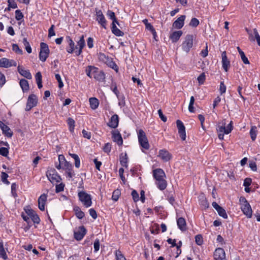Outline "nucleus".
Masks as SVG:
<instances>
[{"label":"nucleus","mask_w":260,"mask_h":260,"mask_svg":"<svg viewBox=\"0 0 260 260\" xmlns=\"http://www.w3.org/2000/svg\"><path fill=\"white\" fill-rule=\"evenodd\" d=\"M153 176L156 180V184L158 188L161 190H164L167 185L165 180L166 174L161 169H156L153 171Z\"/></svg>","instance_id":"1"},{"label":"nucleus","mask_w":260,"mask_h":260,"mask_svg":"<svg viewBox=\"0 0 260 260\" xmlns=\"http://www.w3.org/2000/svg\"><path fill=\"white\" fill-rule=\"evenodd\" d=\"M194 37L192 35H187L184 38V41L182 44L183 50L188 53L193 46V41Z\"/></svg>","instance_id":"2"},{"label":"nucleus","mask_w":260,"mask_h":260,"mask_svg":"<svg viewBox=\"0 0 260 260\" xmlns=\"http://www.w3.org/2000/svg\"><path fill=\"white\" fill-rule=\"evenodd\" d=\"M240 202L241 204V210L243 213L248 217L250 218L252 216V209L250 205L247 202V200L245 198H241L240 199Z\"/></svg>","instance_id":"3"},{"label":"nucleus","mask_w":260,"mask_h":260,"mask_svg":"<svg viewBox=\"0 0 260 260\" xmlns=\"http://www.w3.org/2000/svg\"><path fill=\"white\" fill-rule=\"evenodd\" d=\"M139 142L142 147L148 150L149 148V144L145 133L142 129H139L138 133Z\"/></svg>","instance_id":"4"},{"label":"nucleus","mask_w":260,"mask_h":260,"mask_svg":"<svg viewBox=\"0 0 260 260\" xmlns=\"http://www.w3.org/2000/svg\"><path fill=\"white\" fill-rule=\"evenodd\" d=\"M79 200L82 203L84 206L88 208L92 204L91 196L85 191H80L78 193Z\"/></svg>","instance_id":"5"},{"label":"nucleus","mask_w":260,"mask_h":260,"mask_svg":"<svg viewBox=\"0 0 260 260\" xmlns=\"http://www.w3.org/2000/svg\"><path fill=\"white\" fill-rule=\"evenodd\" d=\"M245 30L249 36V40L251 42L256 41L258 45L260 46V36L256 28L250 30L246 28Z\"/></svg>","instance_id":"6"},{"label":"nucleus","mask_w":260,"mask_h":260,"mask_svg":"<svg viewBox=\"0 0 260 260\" xmlns=\"http://www.w3.org/2000/svg\"><path fill=\"white\" fill-rule=\"evenodd\" d=\"M49 54V49L48 45L45 43H41L40 44V51L39 54L40 59L45 61Z\"/></svg>","instance_id":"7"},{"label":"nucleus","mask_w":260,"mask_h":260,"mask_svg":"<svg viewBox=\"0 0 260 260\" xmlns=\"http://www.w3.org/2000/svg\"><path fill=\"white\" fill-rule=\"evenodd\" d=\"M47 177L52 183L59 182L61 180L60 176L57 174L55 170L54 169L47 171Z\"/></svg>","instance_id":"8"},{"label":"nucleus","mask_w":260,"mask_h":260,"mask_svg":"<svg viewBox=\"0 0 260 260\" xmlns=\"http://www.w3.org/2000/svg\"><path fill=\"white\" fill-rule=\"evenodd\" d=\"M37 102L38 99L36 95L33 94L30 95L27 99L25 110L27 111H29L37 105Z\"/></svg>","instance_id":"9"},{"label":"nucleus","mask_w":260,"mask_h":260,"mask_svg":"<svg viewBox=\"0 0 260 260\" xmlns=\"http://www.w3.org/2000/svg\"><path fill=\"white\" fill-rule=\"evenodd\" d=\"M177 127L178 129V133L179 134L181 139L184 141L186 139L185 128L183 122L180 120H177L176 121Z\"/></svg>","instance_id":"10"},{"label":"nucleus","mask_w":260,"mask_h":260,"mask_svg":"<svg viewBox=\"0 0 260 260\" xmlns=\"http://www.w3.org/2000/svg\"><path fill=\"white\" fill-rule=\"evenodd\" d=\"M86 230L83 226H80L74 231V237L77 240H81L86 234Z\"/></svg>","instance_id":"11"},{"label":"nucleus","mask_w":260,"mask_h":260,"mask_svg":"<svg viewBox=\"0 0 260 260\" xmlns=\"http://www.w3.org/2000/svg\"><path fill=\"white\" fill-rule=\"evenodd\" d=\"M96 20L101 26L106 28L107 25L106 20L101 10H96Z\"/></svg>","instance_id":"12"},{"label":"nucleus","mask_w":260,"mask_h":260,"mask_svg":"<svg viewBox=\"0 0 260 260\" xmlns=\"http://www.w3.org/2000/svg\"><path fill=\"white\" fill-rule=\"evenodd\" d=\"M158 156L165 162L169 161L172 157V154L166 149L160 150Z\"/></svg>","instance_id":"13"},{"label":"nucleus","mask_w":260,"mask_h":260,"mask_svg":"<svg viewBox=\"0 0 260 260\" xmlns=\"http://www.w3.org/2000/svg\"><path fill=\"white\" fill-rule=\"evenodd\" d=\"M214 256L215 260H226L225 251L221 248H218L215 250Z\"/></svg>","instance_id":"14"},{"label":"nucleus","mask_w":260,"mask_h":260,"mask_svg":"<svg viewBox=\"0 0 260 260\" xmlns=\"http://www.w3.org/2000/svg\"><path fill=\"white\" fill-rule=\"evenodd\" d=\"M59 162L62 165V169H65L68 171L71 170L72 169V165L69 162H68L63 155H59L58 156Z\"/></svg>","instance_id":"15"},{"label":"nucleus","mask_w":260,"mask_h":260,"mask_svg":"<svg viewBox=\"0 0 260 260\" xmlns=\"http://www.w3.org/2000/svg\"><path fill=\"white\" fill-rule=\"evenodd\" d=\"M212 206L217 211L218 215L222 217L223 218L226 219L228 215L225 212V210L220 207L218 204L215 202L212 203Z\"/></svg>","instance_id":"16"},{"label":"nucleus","mask_w":260,"mask_h":260,"mask_svg":"<svg viewBox=\"0 0 260 260\" xmlns=\"http://www.w3.org/2000/svg\"><path fill=\"white\" fill-rule=\"evenodd\" d=\"M92 70H93V77L95 80L100 82H102L105 80V77L103 72L99 71L96 67Z\"/></svg>","instance_id":"17"},{"label":"nucleus","mask_w":260,"mask_h":260,"mask_svg":"<svg viewBox=\"0 0 260 260\" xmlns=\"http://www.w3.org/2000/svg\"><path fill=\"white\" fill-rule=\"evenodd\" d=\"M85 41L84 39V36H82L80 38L79 41L77 42V47L78 49L75 51V53L76 55L78 56L82 52V49L85 46Z\"/></svg>","instance_id":"18"},{"label":"nucleus","mask_w":260,"mask_h":260,"mask_svg":"<svg viewBox=\"0 0 260 260\" xmlns=\"http://www.w3.org/2000/svg\"><path fill=\"white\" fill-rule=\"evenodd\" d=\"M47 195L45 193L42 194L38 199V207L40 210L44 211L45 205L47 201Z\"/></svg>","instance_id":"19"},{"label":"nucleus","mask_w":260,"mask_h":260,"mask_svg":"<svg viewBox=\"0 0 260 260\" xmlns=\"http://www.w3.org/2000/svg\"><path fill=\"white\" fill-rule=\"evenodd\" d=\"M185 19V15H181L173 24V26L177 29L182 28L184 25V22Z\"/></svg>","instance_id":"20"},{"label":"nucleus","mask_w":260,"mask_h":260,"mask_svg":"<svg viewBox=\"0 0 260 260\" xmlns=\"http://www.w3.org/2000/svg\"><path fill=\"white\" fill-rule=\"evenodd\" d=\"M119 122L118 116L117 114L113 115L108 123V125L111 128H116L118 126Z\"/></svg>","instance_id":"21"},{"label":"nucleus","mask_w":260,"mask_h":260,"mask_svg":"<svg viewBox=\"0 0 260 260\" xmlns=\"http://www.w3.org/2000/svg\"><path fill=\"white\" fill-rule=\"evenodd\" d=\"M99 59L106 65H116L113 62L112 58L107 57L104 54H100Z\"/></svg>","instance_id":"22"},{"label":"nucleus","mask_w":260,"mask_h":260,"mask_svg":"<svg viewBox=\"0 0 260 260\" xmlns=\"http://www.w3.org/2000/svg\"><path fill=\"white\" fill-rule=\"evenodd\" d=\"M183 32L181 30L175 31L170 35V39L173 43H175L179 40Z\"/></svg>","instance_id":"23"},{"label":"nucleus","mask_w":260,"mask_h":260,"mask_svg":"<svg viewBox=\"0 0 260 260\" xmlns=\"http://www.w3.org/2000/svg\"><path fill=\"white\" fill-rule=\"evenodd\" d=\"M67 40L69 45V48L67 49V52L70 53H72L74 51L75 52L78 49V47H75V43L70 37H67Z\"/></svg>","instance_id":"24"},{"label":"nucleus","mask_w":260,"mask_h":260,"mask_svg":"<svg viewBox=\"0 0 260 260\" xmlns=\"http://www.w3.org/2000/svg\"><path fill=\"white\" fill-rule=\"evenodd\" d=\"M112 139L113 140L116 142L119 146L122 145L123 140L121 135L119 132H114L112 133Z\"/></svg>","instance_id":"25"},{"label":"nucleus","mask_w":260,"mask_h":260,"mask_svg":"<svg viewBox=\"0 0 260 260\" xmlns=\"http://www.w3.org/2000/svg\"><path fill=\"white\" fill-rule=\"evenodd\" d=\"M18 70L19 73L27 79H30L31 78V75L30 72L22 68V66H18Z\"/></svg>","instance_id":"26"},{"label":"nucleus","mask_w":260,"mask_h":260,"mask_svg":"<svg viewBox=\"0 0 260 260\" xmlns=\"http://www.w3.org/2000/svg\"><path fill=\"white\" fill-rule=\"evenodd\" d=\"M178 228L182 231H185L186 230V221L184 218L180 217L177 221Z\"/></svg>","instance_id":"27"},{"label":"nucleus","mask_w":260,"mask_h":260,"mask_svg":"<svg viewBox=\"0 0 260 260\" xmlns=\"http://www.w3.org/2000/svg\"><path fill=\"white\" fill-rule=\"evenodd\" d=\"M90 107L92 109H96L99 105L98 100L95 98H91L89 100Z\"/></svg>","instance_id":"28"},{"label":"nucleus","mask_w":260,"mask_h":260,"mask_svg":"<svg viewBox=\"0 0 260 260\" xmlns=\"http://www.w3.org/2000/svg\"><path fill=\"white\" fill-rule=\"evenodd\" d=\"M143 22L145 24L146 28L151 31L152 33L153 34L154 37L156 35V32L152 26V25L148 22V21L147 19H145L143 20Z\"/></svg>","instance_id":"29"},{"label":"nucleus","mask_w":260,"mask_h":260,"mask_svg":"<svg viewBox=\"0 0 260 260\" xmlns=\"http://www.w3.org/2000/svg\"><path fill=\"white\" fill-rule=\"evenodd\" d=\"M19 84L23 92L28 90L29 85L27 80L25 79H21L20 81Z\"/></svg>","instance_id":"30"},{"label":"nucleus","mask_w":260,"mask_h":260,"mask_svg":"<svg viewBox=\"0 0 260 260\" xmlns=\"http://www.w3.org/2000/svg\"><path fill=\"white\" fill-rule=\"evenodd\" d=\"M257 127L255 126H251L250 130V136L251 140L254 141L255 140L257 136Z\"/></svg>","instance_id":"31"},{"label":"nucleus","mask_w":260,"mask_h":260,"mask_svg":"<svg viewBox=\"0 0 260 260\" xmlns=\"http://www.w3.org/2000/svg\"><path fill=\"white\" fill-rule=\"evenodd\" d=\"M3 133L6 135L8 138L12 137L13 135V132L11 130V129L7 125H5V126L2 129Z\"/></svg>","instance_id":"32"},{"label":"nucleus","mask_w":260,"mask_h":260,"mask_svg":"<svg viewBox=\"0 0 260 260\" xmlns=\"http://www.w3.org/2000/svg\"><path fill=\"white\" fill-rule=\"evenodd\" d=\"M35 78L38 88L39 89L41 88L43 86L42 84V75L41 72H39L36 74Z\"/></svg>","instance_id":"33"},{"label":"nucleus","mask_w":260,"mask_h":260,"mask_svg":"<svg viewBox=\"0 0 260 260\" xmlns=\"http://www.w3.org/2000/svg\"><path fill=\"white\" fill-rule=\"evenodd\" d=\"M112 31L117 36H122L123 35V33L116 27L115 23L112 24Z\"/></svg>","instance_id":"34"},{"label":"nucleus","mask_w":260,"mask_h":260,"mask_svg":"<svg viewBox=\"0 0 260 260\" xmlns=\"http://www.w3.org/2000/svg\"><path fill=\"white\" fill-rule=\"evenodd\" d=\"M0 257L4 259H6L8 257L3 246V243L2 242H0Z\"/></svg>","instance_id":"35"},{"label":"nucleus","mask_w":260,"mask_h":260,"mask_svg":"<svg viewBox=\"0 0 260 260\" xmlns=\"http://www.w3.org/2000/svg\"><path fill=\"white\" fill-rule=\"evenodd\" d=\"M67 123L69 126L70 131L73 132L75 127V120L72 118H69L67 120Z\"/></svg>","instance_id":"36"},{"label":"nucleus","mask_w":260,"mask_h":260,"mask_svg":"<svg viewBox=\"0 0 260 260\" xmlns=\"http://www.w3.org/2000/svg\"><path fill=\"white\" fill-rule=\"evenodd\" d=\"M194 101V98L193 96H191L190 99V102L188 106V110L191 113H193L194 112V109L193 107Z\"/></svg>","instance_id":"37"},{"label":"nucleus","mask_w":260,"mask_h":260,"mask_svg":"<svg viewBox=\"0 0 260 260\" xmlns=\"http://www.w3.org/2000/svg\"><path fill=\"white\" fill-rule=\"evenodd\" d=\"M120 161L121 165L123 167H127V155L126 153H125L123 156H120Z\"/></svg>","instance_id":"38"},{"label":"nucleus","mask_w":260,"mask_h":260,"mask_svg":"<svg viewBox=\"0 0 260 260\" xmlns=\"http://www.w3.org/2000/svg\"><path fill=\"white\" fill-rule=\"evenodd\" d=\"M222 65H229L230 61L228 60L225 51H223L221 54Z\"/></svg>","instance_id":"39"},{"label":"nucleus","mask_w":260,"mask_h":260,"mask_svg":"<svg viewBox=\"0 0 260 260\" xmlns=\"http://www.w3.org/2000/svg\"><path fill=\"white\" fill-rule=\"evenodd\" d=\"M23 43L25 47V49L27 53H30L31 52V48L29 44V42L27 41L26 38H24L23 40Z\"/></svg>","instance_id":"40"},{"label":"nucleus","mask_w":260,"mask_h":260,"mask_svg":"<svg viewBox=\"0 0 260 260\" xmlns=\"http://www.w3.org/2000/svg\"><path fill=\"white\" fill-rule=\"evenodd\" d=\"M75 214L77 217L79 219H82L84 216V213L82 212L79 207L74 209Z\"/></svg>","instance_id":"41"},{"label":"nucleus","mask_w":260,"mask_h":260,"mask_svg":"<svg viewBox=\"0 0 260 260\" xmlns=\"http://www.w3.org/2000/svg\"><path fill=\"white\" fill-rule=\"evenodd\" d=\"M8 10H10L11 8L15 9L17 8V4L15 0H8Z\"/></svg>","instance_id":"42"},{"label":"nucleus","mask_w":260,"mask_h":260,"mask_svg":"<svg viewBox=\"0 0 260 260\" xmlns=\"http://www.w3.org/2000/svg\"><path fill=\"white\" fill-rule=\"evenodd\" d=\"M115 256L117 260H126V258L119 250H116Z\"/></svg>","instance_id":"43"},{"label":"nucleus","mask_w":260,"mask_h":260,"mask_svg":"<svg viewBox=\"0 0 260 260\" xmlns=\"http://www.w3.org/2000/svg\"><path fill=\"white\" fill-rule=\"evenodd\" d=\"M195 241L198 245H201L203 243V237L201 235L199 234L195 237Z\"/></svg>","instance_id":"44"},{"label":"nucleus","mask_w":260,"mask_h":260,"mask_svg":"<svg viewBox=\"0 0 260 260\" xmlns=\"http://www.w3.org/2000/svg\"><path fill=\"white\" fill-rule=\"evenodd\" d=\"M120 195V191L119 189L115 190L113 192L112 199L113 200L116 201L118 200Z\"/></svg>","instance_id":"45"},{"label":"nucleus","mask_w":260,"mask_h":260,"mask_svg":"<svg viewBox=\"0 0 260 260\" xmlns=\"http://www.w3.org/2000/svg\"><path fill=\"white\" fill-rule=\"evenodd\" d=\"M31 218L33 222L35 223H39L40 219L38 215L35 212L31 216H29V218Z\"/></svg>","instance_id":"46"},{"label":"nucleus","mask_w":260,"mask_h":260,"mask_svg":"<svg viewBox=\"0 0 260 260\" xmlns=\"http://www.w3.org/2000/svg\"><path fill=\"white\" fill-rule=\"evenodd\" d=\"M107 15L112 20V24L115 23V21H116V17L115 15V13L111 10H108L107 13Z\"/></svg>","instance_id":"47"},{"label":"nucleus","mask_w":260,"mask_h":260,"mask_svg":"<svg viewBox=\"0 0 260 260\" xmlns=\"http://www.w3.org/2000/svg\"><path fill=\"white\" fill-rule=\"evenodd\" d=\"M93 69H95L94 66H88V68L86 69V75L90 78H91V75H93Z\"/></svg>","instance_id":"48"},{"label":"nucleus","mask_w":260,"mask_h":260,"mask_svg":"<svg viewBox=\"0 0 260 260\" xmlns=\"http://www.w3.org/2000/svg\"><path fill=\"white\" fill-rule=\"evenodd\" d=\"M9 154V148L6 147L0 148V154L3 156H7Z\"/></svg>","instance_id":"49"},{"label":"nucleus","mask_w":260,"mask_h":260,"mask_svg":"<svg viewBox=\"0 0 260 260\" xmlns=\"http://www.w3.org/2000/svg\"><path fill=\"white\" fill-rule=\"evenodd\" d=\"M240 55L241 57V59H242V60L243 61V62L244 64H249L250 63L248 58L245 56L243 51H240Z\"/></svg>","instance_id":"50"},{"label":"nucleus","mask_w":260,"mask_h":260,"mask_svg":"<svg viewBox=\"0 0 260 260\" xmlns=\"http://www.w3.org/2000/svg\"><path fill=\"white\" fill-rule=\"evenodd\" d=\"M199 24V21L196 18H193L191 19L189 23V25L191 27H197Z\"/></svg>","instance_id":"51"},{"label":"nucleus","mask_w":260,"mask_h":260,"mask_svg":"<svg viewBox=\"0 0 260 260\" xmlns=\"http://www.w3.org/2000/svg\"><path fill=\"white\" fill-rule=\"evenodd\" d=\"M8 177V175L7 173H6L5 172L2 173L1 179H2V181L4 183L8 185L10 184V182L7 180Z\"/></svg>","instance_id":"52"},{"label":"nucleus","mask_w":260,"mask_h":260,"mask_svg":"<svg viewBox=\"0 0 260 260\" xmlns=\"http://www.w3.org/2000/svg\"><path fill=\"white\" fill-rule=\"evenodd\" d=\"M206 76L204 73H202L198 77V81L199 84H203L205 80Z\"/></svg>","instance_id":"53"},{"label":"nucleus","mask_w":260,"mask_h":260,"mask_svg":"<svg viewBox=\"0 0 260 260\" xmlns=\"http://www.w3.org/2000/svg\"><path fill=\"white\" fill-rule=\"evenodd\" d=\"M0 65H13V64L7 58H2L0 59Z\"/></svg>","instance_id":"54"},{"label":"nucleus","mask_w":260,"mask_h":260,"mask_svg":"<svg viewBox=\"0 0 260 260\" xmlns=\"http://www.w3.org/2000/svg\"><path fill=\"white\" fill-rule=\"evenodd\" d=\"M23 18V14L21 12L20 10H17L15 11V18H16L17 20H21Z\"/></svg>","instance_id":"55"},{"label":"nucleus","mask_w":260,"mask_h":260,"mask_svg":"<svg viewBox=\"0 0 260 260\" xmlns=\"http://www.w3.org/2000/svg\"><path fill=\"white\" fill-rule=\"evenodd\" d=\"M111 150V144L109 143H107L105 144L104 148L103 150L105 152L109 153Z\"/></svg>","instance_id":"56"},{"label":"nucleus","mask_w":260,"mask_h":260,"mask_svg":"<svg viewBox=\"0 0 260 260\" xmlns=\"http://www.w3.org/2000/svg\"><path fill=\"white\" fill-rule=\"evenodd\" d=\"M225 120L223 121L222 125L218 127L217 129L218 132L221 133H224L225 134L226 132V127L225 126V122H224Z\"/></svg>","instance_id":"57"},{"label":"nucleus","mask_w":260,"mask_h":260,"mask_svg":"<svg viewBox=\"0 0 260 260\" xmlns=\"http://www.w3.org/2000/svg\"><path fill=\"white\" fill-rule=\"evenodd\" d=\"M111 88L112 89L113 92L116 95V96H118L119 91L117 89L116 84L115 82H113L111 85Z\"/></svg>","instance_id":"58"},{"label":"nucleus","mask_w":260,"mask_h":260,"mask_svg":"<svg viewBox=\"0 0 260 260\" xmlns=\"http://www.w3.org/2000/svg\"><path fill=\"white\" fill-rule=\"evenodd\" d=\"M16 188H17L16 184L15 183H12V185H11V192H12V195L14 197L17 196Z\"/></svg>","instance_id":"59"},{"label":"nucleus","mask_w":260,"mask_h":260,"mask_svg":"<svg viewBox=\"0 0 260 260\" xmlns=\"http://www.w3.org/2000/svg\"><path fill=\"white\" fill-rule=\"evenodd\" d=\"M13 50L18 54H21L22 51L19 48L17 44H13L12 46Z\"/></svg>","instance_id":"60"},{"label":"nucleus","mask_w":260,"mask_h":260,"mask_svg":"<svg viewBox=\"0 0 260 260\" xmlns=\"http://www.w3.org/2000/svg\"><path fill=\"white\" fill-rule=\"evenodd\" d=\"M233 122L232 121H231L230 123L226 126V132H225V134H229V133H230L232 129H233Z\"/></svg>","instance_id":"61"},{"label":"nucleus","mask_w":260,"mask_h":260,"mask_svg":"<svg viewBox=\"0 0 260 260\" xmlns=\"http://www.w3.org/2000/svg\"><path fill=\"white\" fill-rule=\"evenodd\" d=\"M64 185L63 183H60L59 184L56 185V192H59L63 190Z\"/></svg>","instance_id":"62"},{"label":"nucleus","mask_w":260,"mask_h":260,"mask_svg":"<svg viewBox=\"0 0 260 260\" xmlns=\"http://www.w3.org/2000/svg\"><path fill=\"white\" fill-rule=\"evenodd\" d=\"M54 25H52L48 30V37L49 38L55 35V31L54 30Z\"/></svg>","instance_id":"63"},{"label":"nucleus","mask_w":260,"mask_h":260,"mask_svg":"<svg viewBox=\"0 0 260 260\" xmlns=\"http://www.w3.org/2000/svg\"><path fill=\"white\" fill-rule=\"evenodd\" d=\"M219 90L221 94L225 92L226 86L224 84L223 82H220Z\"/></svg>","instance_id":"64"}]
</instances>
